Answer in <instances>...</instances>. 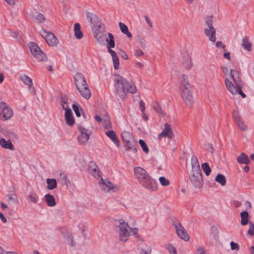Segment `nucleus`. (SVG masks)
I'll use <instances>...</instances> for the list:
<instances>
[{
	"label": "nucleus",
	"mask_w": 254,
	"mask_h": 254,
	"mask_svg": "<svg viewBox=\"0 0 254 254\" xmlns=\"http://www.w3.org/2000/svg\"><path fill=\"white\" fill-rule=\"evenodd\" d=\"M249 216L248 212L247 211H243L241 213V223L242 225H246L248 224V217Z\"/></svg>",
	"instance_id": "58836bf2"
},
{
	"label": "nucleus",
	"mask_w": 254,
	"mask_h": 254,
	"mask_svg": "<svg viewBox=\"0 0 254 254\" xmlns=\"http://www.w3.org/2000/svg\"><path fill=\"white\" fill-rule=\"evenodd\" d=\"M65 118L67 125L72 126L74 124V119L72 116V113L71 109L67 110L65 112Z\"/></svg>",
	"instance_id": "412c9836"
},
{
	"label": "nucleus",
	"mask_w": 254,
	"mask_h": 254,
	"mask_svg": "<svg viewBox=\"0 0 254 254\" xmlns=\"http://www.w3.org/2000/svg\"><path fill=\"white\" fill-rule=\"evenodd\" d=\"M85 15L87 19L93 25L94 27L102 28L103 24L101 22V20L96 15L89 12H86Z\"/></svg>",
	"instance_id": "f8f14e48"
},
{
	"label": "nucleus",
	"mask_w": 254,
	"mask_h": 254,
	"mask_svg": "<svg viewBox=\"0 0 254 254\" xmlns=\"http://www.w3.org/2000/svg\"><path fill=\"white\" fill-rule=\"evenodd\" d=\"M105 29V25L103 24L102 28H99V27H94L93 30V32H96L97 33H103L102 31H104Z\"/></svg>",
	"instance_id": "13d9d810"
},
{
	"label": "nucleus",
	"mask_w": 254,
	"mask_h": 254,
	"mask_svg": "<svg viewBox=\"0 0 254 254\" xmlns=\"http://www.w3.org/2000/svg\"><path fill=\"white\" fill-rule=\"evenodd\" d=\"M233 116L235 123L239 128L243 130H245L247 129V127L239 116V112L237 110H234Z\"/></svg>",
	"instance_id": "f3484780"
},
{
	"label": "nucleus",
	"mask_w": 254,
	"mask_h": 254,
	"mask_svg": "<svg viewBox=\"0 0 254 254\" xmlns=\"http://www.w3.org/2000/svg\"><path fill=\"white\" fill-rule=\"evenodd\" d=\"M94 37L96 40L101 44L104 43V41L106 38V34L104 33H97L96 32H93Z\"/></svg>",
	"instance_id": "c756f323"
},
{
	"label": "nucleus",
	"mask_w": 254,
	"mask_h": 254,
	"mask_svg": "<svg viewBox=\"0 0 254 254\" xmlns=\"http://www.w3.org/2000/svg\"><path fill=\"white\" fill-rule=\"evenodd\" d=\"M237 161L240 164H248L250 163V161L248 156L244 153H241L237 158Z\"/></svg>",
	"instance_id": "7c9ffc66"
},
{
	"label": "nucleus",
	"mask_w": 254,
	"mask_h": 254,
	"mask_svg": "<svg viewBox=\"0 0 254 254\" xmlns=\"http://www.w3.org/2000/svg\"><path fill=\"white\" fill-rule=\"evenodd\" d=\"M0 145L4 148L9 149L11 150H14V147L10 140H6L2 138L0 139Z\"/></svg>",
	"instance_id": "bb28decb"
},
{
	"label": "nucleus",
	"mask_w": 254,
	"mask_h": 254,
	"mask_svg": "<svg viewBox=\"0 0 254 254\" xmlns=\"http://www.w3.org/2000/svg\"><path fill=\"white\" fill-rule=\"evenodd\" d=\"M40 35L44 38L49 46H55L57 45L58 40L53 33L47 31L45 29H42L40 31Z\"/></svg>",
	"instance_id": "0eeeda50"
},
{
	"label": "nucleus",
	"mask_w": 254,
	"mask_h": 254,
	"mask_svg": "<svg viewBox=\"0 0 254 254\" xmlns=\"http://www.w3.org/2000/svg\"><path fill=\"white\" fill-rule=\"evenodd\" d=\"M139 105L140 110H141L142 113H143L145 109V103L142 100H140L139 103Z\"/></svg>",
	"instance_id": "6e6d98bb"
},
{
	"label": "nucleus",
	"mask_w": 254,
	"mask_h": 254,
	"mask_svg": "<svg viewBox=\"0 0 254 254\" xmlns=\"http://www.w3.org/2000/svg\"><path fill=\"white\" fill-rule=\"evenodd\" d=\"M234 72H236L233 69H231L230 70V76L231 78L233 79L235 85L233 84L232 83L229 81L228 79H225V84L227 89L233 95H236L238 93L239 91H240V88L241 86L239 85V81L238 80H236L234 78V75L233 74Z\"/></svg>",
	"instance_id": "39448f33"
},
{
	"label": "nucleus",
	"mask_w": 254,
	"mask_h": 254,
	"mask_svg": "<svg viewBox=\"0 0 254 254\" xmlns=\"http://www.w3.org/2000/svg\"><path fill=\"white\" fill-rule=\"evenodd\" d=\"M230 55V52H226L224 54L223 56L225 58H226L227 60H228L229 61H230L231 60Z\"/></svg>",
	"instance_id": "0e129e2a"
},
{
	"label": "nucleus",
	"mask_w": 254,
	"mask_h": 254,
	"mask_svg": "<svg viewBox=\"0 0 254 254\" xmlns=\"http://www.w3.org/2000/svg\"><path fill=\"white\" fill-rule=\"evenodd\" d=\"M134 55L135 57H138L142 56L144 55V53L141 50H135L134 51Z\"/></svg>",
	"instance_id": "5fc2aeb1"
},
{
	"label": "nucleus",
	"mask_w": 254,
	"mask_h": 254,
	"mask_svg": "<svg viewBox=\"0 0 254 254\" xmlns=\"http://www.w3.org/2000/svg\"><path fill=\"white\" fill-rule=\"evenodd\" d=\"M45 197L47 205L49 206L53 207L56 205L55 200L53 195L50 194H47L45 195Z\"/></svg>",
	"instance_id": "f704fd0d"
},
{
	"label": "nucleus",
	"mask_w": 254,
	"mask_h": 254,
	"mask_svg": "<svg viewBox=\"0 0 254 254\" xmlns=\"http://www.w3.org/2000/svg\"><path fill=\"white\" fill-rule=\"evenodd\" d=\"M151 250L145 251L143 249H141L140 252V254H150Z\"/></svg>",
	"instance_id": "774afa93"
},
{
	"label": "nucleus",
	"mask_w": 254,
	"mask_h": 254,
	"mask_svg": "<svg viewBox=\"0 0 254 254\" xmlns=\"http://www.w3.org/2000/svg\"><path fill=\"white\" fill-rule=\"evenodd\" d=\"M8 4L13 5L15 4L16 0H4Z\"/></svg>",
	"instance_id": "69168bd1"
},
{
	"label": "nucleus",
	"mask_w": 254,
	"mask_h": 254,
	"mask_svg": "<svg viewBox=\"0 0 254 254\" xmlns=\"http://www.w3.org/2000/svg\"><path fill=\"white\" fill-rule=\"evenodd\" d=\"M62 235L66 244L73 247H78L81 244V241L79 237L78 238L73 237L70 232H62Z\"/></svg>",
	"instance_id": "423d86ee"
},
{
	"label": "nucleus",
	"mask_w": 254,
	"mask_h": 254,
	"mask_svg": "<svg viewBox=\"0 0 254 254\" xmlns=\"http://www.w3.org/2000/svg\"><path fill=\"white\" fill-rule=\"evenodd\" d=\"M46 183L47 184V188L48 190H52L57 187V181L55 179H49L48 178L46 180Z\"/></svg>",
	"instance_id": "473e14b6"
},
{
	"label": "nucleus",
	"mask_w": 254,
	"mask_h": 254,
	"mask_svg": "<svg viewBox=\"0 0 254 254\" xmlns=\"http://www.w3.org/2000/svg\"><path fill=\"white\" fill-rule=\"evenodd\" d=\"M185 103L188 106H191L193 103L192 92L182 93L181 94Z\"/></svg>",
	"instance_id": "4be33fe9"
},
{
	"label": "nucleus",
	"mask_w": 254,
	"mask_h": 254,
	"mask_svg": "<svg viewBox=\"0 0 254 254\" xmlns=\"http://www.w3.org/2000/svg\"><path fill=\"white\" fill-rule=\"evenodd\" d=\"M28 198L34 203H36L39 200L38 195L35 193H31L28 196Z\"/></svg>",
	"instance_id": "37998d69"
},
{
	"label": "nucleus",
	"mask_w": 254,
	"mask_h": 254,
	"mask_svg": "<svg viewBox=\"0 0 254 254\" xmlns=\"http://www.w3.org/2000/svg\"><path fill=\"white\" fill-rule=\"evenodd\" d=\"M60 180L61 181L63 182L64 184L67 185L69 183V180L67 179V176L64 173H60Z\"/></svg>",
	"instance_id": "a18cd8bd"
},
{
	"label": "nucleus",
	"mask_w": 254,
	"mask_h": 254,
	"mask_svg": "<svg viewBox=\"0 0 254 254\" xmlns=\"http://www.w3.org/2000/svg\"><path fill=\"white\" fill-rule=\"evenodd\" d=\"M109 53L112 56L114 68L115 69H118L119 68L120 63L116 52L113 50H109Z\"/></svg>",
	"instance_id": "a878e982"
},
{
	"label": "nucleus",
	"mask_w": 254,
	"mask_h": 254,
	"mask_svg": "<svg viewBox=\"0 0 254 254\" xmlns=\"http://www.w3.org/2000/svg\"><path fill=\"white\" fill-rule=\"evenodd\" d=\"M174 136L171 126L167 123L164 124V129L158 135V138L161 139L162 137H167L169 139L173 138Z\"/></svg>",
	"instance_id": "4468645a"
},
{
	"label": "nucleus",
	"mask_w": 254,
	"mask_h": 254,
	"mask_svg": "<svg viewBox=\"0 0 254 254\" xmlns=\"http://www.w3.org/2000/svg\"><path fill=\"white\" fill-rule=\"evenodd\" d=\"M138 142L141 147L142 150L145 153H148L149 152V149L145 141L143 140L140 139L139 140Z\"/></svg>",
	"instance_id": "c03bdc74"
},
{
	"label": "nucleus",
	"mask_w": 254,
	"mask_h": 254,
	"mask_svg": "<svg viewBox=\"0 0 254 254\" xmlns=\"http://www.w3.org/2000/svg\"><path fill=\"white\" fill-rule=\"evenodd\" d=\"M119 54L124 59H125V60L128 59L127 55L126 54V53L123 50H120V52L119 53Z\"/></svg>",
	"instance_id": "052dcab7"
},
{
	"label": "nucleus",
	"mask_w": 254,
	"mask_h": 254,
	"mask_svg": "<svg viewBox=\"0 0 254 254\" xmlns=\"http://www.w3.org/2000/svg\"><path fill=\"white\" fill-rule=\"evenodd\" d=\"M105 134L114 142L117 146H119V141L116 133L113 130H109L105 132Z\"/></svg>",
	"instance_id": "cd10ccee"
},
{
	"label": "nucleus",
	"mask_w": 254,
	"mask_h": 254,
	"mask_svg": "<svg viewBox=\"0 0 254 254\" xmlns=\"http://www.w3.org/2000/svg\"><path fill=\"white\" fill-rule=\"evenodd\" d=\"M181 80V83L180 86L181 94L191 92V87L189 82L188 76L185 74H182Z\"/></svg>",
	"instance_id": "9b49d317"
},
{
	"label": "nucleus",
	"mask_w": 254,
	"mask_h": 254,
	"mask_svg": "<svg viewBox=\"0 0 254 254\" xmlns=\"http://www.w3.org/2000/svg\"><path fill=\"white\" fill-rule=\"evenodd\" d=\"M72 109H73L76 116L78 117H80V113L78 106L76 104H73L72 105Z\"/></svg>",
	"instance_id": "864d4df0"
},
{
	"label": "nucleus",
	"mask_w": 254,
	"mask_h": 254,
	"mask_svg": "<svg viewBox=\"0 0 254 254\" xmlns=\"http://www.w3.org/2000/svg\"><path fill=\"white\" fill-rule=\"evenodd\" d=\"M241 45L244 49L248 51L251 50V44L249 42L247 37H245L242 39Z\"/></svg>",
	"instance_id": "4c0bfd02"
},
{
	"label": "nucleus",
	"mask_w": 254,
	"mask_h": 254,
	"mask_svg": "<svg viewBox=\"0 0 254 254\" xmlns=\"http://www.w3.org/2000/svg\"><path fill=\"white\" fill-rule=\"evenodd\" d=\"M88 170L94 177L99 179L101 178V173L99 171L96 164L93 161H90L89 163Z\"/></svg>",
	"instance_id": "2eb2a0df"
},
{
	"label": "nucleus",
	"mask_w": 254,
	"mask_h": 254,
	"mask_svg": "<svg viewBox=\"0 0 254 254\" xmlns=\"http://www.w3.org/2000/svg\"><path fill=\"white\" fill-rule=\"evenodd\" d=\"M166 249L171 254H177L176 249L172 245H168L166 247Z\"/></svg>",
	"instance_id": "3c124183"
},
{
	"label": "nucleus",
	"mask_w": 254,
	"mask_h": 254,
	"mask_svg": "<svg viewBox=\"0 0 254 254\" xmlns=\"http://www.w3.org/2000/svg\"><path fill=\"white\" fill-rule=\"evenodd\" d=\"M13 115V111L5 103L1 102L0 105V118L3 121L10 119Z\"/></svg>",
	"instance_id": "6e6552de"
},
{
	"label": "nucleus",
	"mask_w": 254,
	"mask_h": 254,
	"mask_svg": "<svg viewBox=\"0 0 254 254\" xmlns=\"http://www.w3.org/2000/svg\"><path fill=\"white\" fill-rule=\"evenodd\" d=\"M183 64L186 69H189L191 68L192 64V62L188 55H187L186 59L183 62Z\"/></svg>",
	"instance_id": "ea45409f"
},
{
	"label": "nucleus",
	"mask_w": 254,
	"mask_h": 254,
	"mask_svg": "<svg viewBox=\"0 0 254 254\" xmlns=\"http://www.w3.org/2000/svg\"><path fill=\"white\" fill-rule=\"evenodd\" d=\"M7 201L9 203H14L17 201V198L15 194H10L7 195Z\"/></svg>",
	"instance_id": "49530a36"
},
{
	"label": "nucleus",
	"mask_w": 254,
	"mask_h": 254,
	"mask_svg": "<svg viewBox=\"0 0 254 254\" xmlns=\"http://www.w3.org/2000/svg\"><path fill=\"white\" fill-rule=\"evenodd\" d=\"M216 46L217 47H221L222 49H225V46L224 45H222V43L221 41H217L216 43Z\"/></svg>",
	"instance_id": "e2e57ef3"
},
{
	"label": "nucleus",
	"mask_w": 254,
	"mask_h": 254,
	"mask_svg": "<svg viewBox=\"0 0 254 254\" xmlns=\"http://www.w3.org/2000/svg\"><path fill=\"white\" fill-rule=\"evenodd\" d=\"M108 35L109 39L106 38L105 40L107 42L108 51L109 52V50H112L111 48L115 47V41L114 37L111 33H108Z\"/></svg>",
	"instance_id": "2f4dec72"
},
{
	"label": "nucleus",
	"mask_w": 254,
	"mask_h": 254,
	"mask_svg": "<svg viewBox=\"0 0 254 254\" xmlns=\"http://www.w3.org/2000/svg\"><path fill=\"white\" fill-rule=\"evenodd\" d=\"M175 227L178 236L182 240L187 242L189 241L190 240V237L188 234L187 231L182 224L180 222H177L175 223Z\"/></svg>",
	"instance_id": "9d476101"
},
{
	"label": "nucleus",
	"mask_w": 254,
	"mask_h": 254,
	"mask_svg": "<svg viewBox=\"0 0 254 254\" xmlns=\"http://www.w3.org/2000/svg\"><path fill=\"white\" fill-rule=\"evenodd\" d=\"M31 54L38 61H45L47 60L46 55L41 50L39 46L34 42H31L29 45Z\"/></svg>",
	"instance_id": "7ed1b4c3"
},
{
	"label": "nucleus",
	"mask_w": 254,
	"mask_h": 254,
	"mask_svg": "<svg viewBox=\"0 0 254 254\" xmlns=\"http://www.w3.org/2000/svg\"><path fill=\"white\" fill-rule=\"evenodd\" d=\"M125 143L127 150H131L134 153H136L137 152V143L134 139L128 140L127 142H126Z\"/></svg>",
	"instance_id": "5701e85b"
},
{
	"label": "nucleus",
	"mask_w": 254,
	"mask_h": 254,
	"mask_svg": "<svg viewBox=\"0 0 254 254\" xmlns=\"http://www.w3.org/2000/svg\"><path fill=\"white\" fill-rule=\"evenodd\" d=\"M191 164L192 172H200L201 171L200 169L199 163L198 161L197 157L192 155L191 158Z\"/></svg>",
	"instance_id": "b1692460"
},
{
	"label": "nucleus",
	"mask_w": 254,
	"mask_h": 254,
	"mask_svg": "<svg viewBox=\"0 0 254 254\" xmlns=\"http://www.w3.org/2000/svg\"><path fill=\"white\" fill-rule=\"evenodd\" d=\"M248 224L249 225V229L248 231V233L249 235L253 236L254 235V224L251 221H249Z\"/></svg>",
	"instance_id": "603ef678"
},
{
	"label": "nucleus",
	"mask_w": 254,
	"mask_h": 254,
	"mask_svg": "<svg viewBox=\"0 0 254 254\" xmlns=\"http://www.w3.org/2000/svg\"><path fill=\"white\" fill-rule=\"evenodd\" d=\"M103 126H104V127L106 128L111 127L110 123L107 117L106 118L104 119Z\"/></svg>",
	"instance_id": "4d7b16f0"
},
{
	"label": "nucleus",
	"mask_w": 254,
	"mask_h": 254,
	"mask_svg": "<svg viewBox=\"0 0 254 254\" xmlns=\"http://www.w3.org/2000/svg\"><path fill=\"white\" fill-rule=\"evenodd\" d=\"M205 24L207 26V28H214L213 26V17L212 16L208 17L205 19Z\"/></svg>",
	"instance_id": "09e8293b"
},
{
	"label": "nucleus",
	"mask_w": 254,
	"mask_h": 254,
	"mask_svg": "<svg viewBox=\"0 0 254 254\" xmlns=\"http://www.w3.org/2000/svg\"><path fill=\"white\" fill-rule=\"evenodd\" d=\"M33 18L39 22H43L45 20V17L42 13L36 12L35 14L33 16Z\"/></svg>",
	"instance_id": "a19ab883"
},
{
	"label": "nucleus",
	"mask_w": 254,
	"mask_h": 254,
	"mask_svg": "<svg viewBox=\"0 0 254 254\" xmlns=\"http://www.w3.org/2000/svg\"><path fill=\"white\" fill-rule=\"evenodd\" d=\"M230 246H231V249L232 250H238L239 249L238 245L236 243H235L233 242H231L230 243Z\"/></svg>",
	"instance_id": "bf43d9fd"
},
{
	"label": "nucleus",
	"mask_w": 254,
	"mask_h": 254,
	"mask_svg": "<svg viewBox=\"0 0 254 254\" xmlns=\"http://www.w3.org/2000/svg\"><path fill=\"white\" fill-rule=\"evenodd\" d=\"M130 231L129 232L130 235L132 234L133 235H136L138 232V229L136 228H130Z\"/></svg>",
	"instance_id": "680f3d73"
},
{
	"label": "nucleus",
	"mask_w": 254,
	"mask_h": 254,
	"mask_svg": "<svg viewBox=\"0 0 254 254\" xmlns=\"http://www.w3.org/2000/svg\"><path fill=\"white\" fill-rule=\"evenodd\" d=\"M115 87L116 92L122 99L126 98V91L131 94L136 92V88L132 82L127 81L118 74H115Z\"/></svg>",
	"instance_id": "f03ea898"
},
{
	"label": "nucleus",
	"mask_w": 254,
	"mask_h": 254,
	"mask_svg": "<svg viewBox=\"0 0 254 254\" xmlns=\"http://www.w3.org/2000/svg\"><path fill=\"white\" fill-rule=\"evenodd\" d=\"M204 33L208 37L209 40L213 42L216 40L215 36V29L214 28H205Z\"/></svg>",
	"instance_id": "aec40b11"
},
{
	"label": "nucleus",
	"mask_w": 254,
	"mask_h": 254,
	"mask_svg": "<svg viewBox=\"0 0 254 254\" xmlns=\"http://www.w3.org/2000/svg\"><path fill=\"white\" fill-rule=\"evenodd\" d=\"M78 129L80 132V134L78 137V142L81 144H86L89 139V135L87 133V130L81 127Z\"/></svg>",
	"instance_id": "dca6fc26"
},
{
	"label": "nucleus",
	"mask_w": 254,
	"mask_h": 254,
	"mask_svg": "<svg viewBox=\"0 0 254 254\" xmlns=\"http://www.w3.org/2000/svg\"><path fill=\"white\" fill-rule=\"evenodd\" d=\"M20 78L25 84L29 86V89L30 90H35L33 85L32 80L31 78L26 75H23L20 77Z\"/></svg>",
	"instance_id": "393cba45"
},
{
	"label": "nucleus",
	"mask_w": 254,
	"mask_h": 254,
	"mask_svg": "<svg viewBox=\"0 0 254 254\" xmlns=\"http://www.w3.org/2000/svg\"><path fill=\"white\" fill-rule=\"evenodd\" d=\"M215 181L218 183L220 184L222 186H225L226 183L225 176L221 174H219L216 176L215 178Z\"/></svg>",
	"instance_id": "c9c22d12"
},
{
	"label": "nucleus",
	"mask_w": 254,
	"mask_h": 254,
	"mask_svg": "<svg viewBox=\"0 0 254 254\" xmlns=\"http://www.w3.org/2000/svg\"><path fill=\"white\" fill-rule=\"evenodd\" d=\"M190 181L192 185L195 188H201L203 185V179L201 171L192 172V174L190 177Z\"/></svg>",
	"instance_id": "1a4fd4ad"
},
{
	"label": "nucleus",
	"mask_w": 254,
	"mask_h": 254,
	"mask_svg": "<svg viewBox=\"0 0 254 254\" xmlns=\"http://www.w3.org/2000/svg\"><path fill=\"white\" fill-rule=\"evenodd\" d=\"M122 137L123 140L125 143L126 142H127L128 140H132L134 139L132 134L127 131H125L122 132Z\"/></svg>",
	"instance_id": "e433bc0d"
},
{
	"label": "nucleus",
	"mask_w": 254,
	"mask_h": 254,
	"mask_svg": "<svg viewBox=\"0 0 254 254\" xmlns=\"http://www.w3.org/2000/svg\"><path fill=\"white\" fill-rule=\"evenodd\" d=\"M76 88L83 98L86 99H89L90 98L91 92L88 85Z\"/></svg>",
	"instance_id": "6ab92c4d"
},
{
	"label": "nucleus",
	"mask_w": 254,
	"mask_h": 254,
	"mask_svg": "<svg viewBox=\"0 0 254 254\" xmlns=\"http://www.w3.org/2000/svg\"><path fill=\"white\" fill-rule=\"evenodd\" d=\"M201 168L205 175L207 176H209L211 172L209 164L207 163H204L201 164Z\"/></svg>",
	"instance_id": "79ce46f5"
},
{
	"label": "nucleus",
	"mask_w": 254,
	"mask_h": 254,
	"mask_svg": "<svg viewBox=\"0 0 254 254\" xmlns=\"http://www.w3.org/2000/svg\"><path fill=\"white\" fill-rule=\"evenodd\" d=\"M119 27L123 33L126 34L128 38H132V34L129 32L127 25L123 23L120 22Z\"/></svg>",
	"instance_id": "72a5a7b5"
},
{
	"label": "nucleus",
	"mask_w": 254,
	"mask_h": 254,
	"mask_svg": "<svg viewBox=\"0 0 254 254\" xmlns=\"http://www.w3.org/2000/svg\"><path fill=\"white\" fill-rule=\"evenodd\" d=\"M159 182L162 186L166 187L170 184L169 180L166 179L164 177H160L159 178Z\"/></svg>",
	"instance_id": "8fccbe9b"
},
{
	"label": "nucleus",
	"mask_w": 254,
	"mask_h": 254,
	"mask_svg": "<svg viewBox=\"0 0 254 254\" xmlns=\"http://www.w3.org/2000/svg\"><path fill=\"white\" fill-rule=\"evenodd\" d=\"M134 173L140 185L145 189L152 191H156L158 184L153 179H151L147 172L140 167L134 168Z\"/></svg>",
	"instance_id": "f257e3e1"
},
{
	"label": "nucleus",
	"mask_w": 254,
	"mask_h": 254,
	"mask_svg": "<svg viewBox=\"0 0 254 254\" xmlns=\"http://www.w3.org/2000/svg\"><path fill=\"white\" fill-rule=\"evenodd\" d=\"M119 222L120 224L119 226V240L122 242H126L130 236V233L127 229L129 228L128 224L125 223L123 219L119 220Z\"/></svg>",
	"instance_id": "20e7f679"
},
{
	"label": "nucleus",
	"mask_w": 254,
	"mask_h": 254,
	"mask_svg": "<svg viewBox=\"0 0 254 254\" xmlns=\"http://www.w3.org/2000/svg\"><path fill=\"white\" fill-rule=\"evenodd\" d=\"M74 80L76 88L88 85L84 77L81 73H77L75 74Z\"/></svg>",
	"instance_id": "a211bd4d"
},
{
	"label": "nucleus",
	"mask_w": 254,
	"mask_h": 254,
	"mask_svg": "<svg viewBox=\"0 0 254 254\" xmlns=\"http://www.w3.org/2000/svg\"><path fill=\"white\" fill-rule=\"evenodd\" d=\"M67 103H68V100H67V98H62L61 99V106H62L63 109L64 110H65V111L67 110L70 109L68 107Z\"/></svg>",
	"instance_id": "de8ad7c7"
},
{
	"label": "nucleus",
	"mask_w": 254,
	"mask_h": 254,
	"mask_svg": "<svg viewBox=\"0 0 254 254\" xmlns=\"http://www.w3.org/2000/svg\"><path fill=\"white\" fill-rule=\"evenodd\" d=\"M145 19L146 22L148 24L149 26L150 27H152V23H151V21L150 20V19L148 18V17L145 16Z\"/></svg>",
	"instance_id": "338daca9"
},
{
	"label": "nucleus",
	"mask_w": 254,
	"mask_h": 254,
	"mask_svg": "<svg viewBox=\"0 0 254 254\" xmlns=\"http://www.w3.org/2000/svg\"><path fill=\"white\" fill-rule=\"evenodd\" d=\"M99 186L106 192H108L111 190L116 188L111 182L107 179H103L101 178V181L99 182Z\"/></svg>",
	"instance_id": "ddd939ff"
},
{
	"label": "nucleus",
	"mask_w": 254,
	"mask_h": 254,
	"mask_svg": "<svg viewBox=\"0 0 254 254\" xmlns=\"http://www.w3.org/2000/svg\"><path fill=\"white\" fill-rule=\"evenodd\" d=\"M74 35L77 39H80L83 37V33L80 30V25L79 23H76L74 26Z\"/></svg>",
	"instance_id": "c85d7f7f"
}]
</instances>
